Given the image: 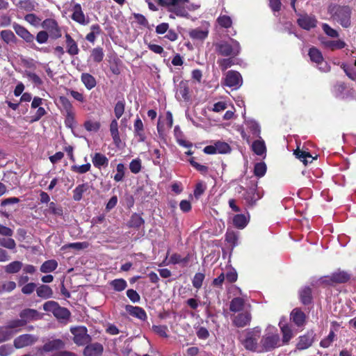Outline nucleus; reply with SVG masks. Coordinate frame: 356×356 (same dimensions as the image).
<instances>
[{
  "label": "nucleus",
  "mask_w": 356,
  "mask_h": 356,
  "mask_svg": "<svg viewBox=\"0 0 356 356\" xmlns=\"http://www.w3.org/2000/svg\"><path fill=\"white\" fill-rule=\"evenodd\" d=\"M24 19L30 24L37 26L40 24L41 19L37 17L35 14H27L24 17Z\"/></svg>",
  "instance_id": "obj_64"
},
{
  "label": "nucleus",
  "mask_w": 356,
  "mask_h": 356,
  "mask_svg": "<svg viewBox=\"0 0 356 356\" xmlns=\"http://www.w3.org/2000/svg\"><path fill=\"white\" fill-rule=\"evenodd\" d=\"M0 37L6 44L15 43L17 40L15 34L10 30L1 31Z\"/></svg>",
  "instance_id": "obj_40"
},
{
  "label": "nucleus",
  "mask_w": 356,
  "mask_h": 356,
  "mask_svg": "<svg viewBox=\"0 0 356 356\" xmlns=\"http://www.w3.org/2000/svg\"><path fill=\"white\" fill-rule=\"evenodd\" d=\"M341 67L343 70L346 75L351 79H356V59L355 61V67L348 65L345 63H341Z\"/></svg>",
  "instance_id": "obj_38"
},
{
  "label": "nucleus",
  "mask_w": 356,
  "mask_h": 356,
  "mask_svg": "<svg viewBox=\"0 0 356 356\" xmlns=\"http://www.w3.org/2000/svg\"><path fill=\"white\" fill-rule=\"evenodd\" d=\"M216 154H226L230 151L229 145L225 143L218 141L215 143Z\"/></svg>",
  "instance_id": "obj_53"
},
{
  "label": "nucleus",
  "mask_w": 356,
  "mask_h": 356,
  "mask_svg": "<svg viewBox=\"0 0 356 356\" xmlns=\"http://www.w3.org/2000/svg\"><path fill=\"white\" fill-rule=\"evenodd\" d=\"M243 197L248 205H254L257 200L261 199V195L257 191V184H254L243 195Z\"/></svg>",
  "instance_id": "obj_12"
},
{
  "label": "nucleus",
  "mask_w": 356,
  "mask_h": 356,
  "mask_svg": "<svg viewBox=\"0 0 356 356\" xmlns=\"http://www.w3.org/2000/svg\"><path fill=\"white\" fill-rule=\"evenodd\" d=\"M290 319L298 327L305 324L306 316L305 313H291Z\"/></svg>",
  "instance_id": "obj_44"
},
{
  "label": "nucleus",
  "mask_w": 356,
  "mask_h": 356,
  "mask_svg": "<svg viewBox=\"0 0 356 356\" xmlns=\"http://www.w3.org/2000/svg\"><path fill=\"white\" fill-rule=\"evenodd\" d=\"M282 346L280 334L276 328L268 326L260 340L261 352H270Z\"/></svg>",
  "instance_id": "obj_1"
},
{
  "label": "nucleus",
  "mask_w": 356,
  "mask_h": 356,
  "mask_svg": "<svg viewBox=\"0 0 356 356\" xmlns=\"http://www.w3.org/2000/svg\"><path fill=\"white\" fill-rule=\"evenodd\" d=\"M250 309V304L242 298H235L230 303L231 312H248Z\"/></svg>",
  "instance_id": "obj_14"
},
{
  "label": "nucleus",
  "mask_w": 356,
  "mask_h": 356,
  "mask_svg": "<svg viewBox=\"0 0 356 356\" xmlns=\"http://www.w3.org/2000/svg\"><path fill=\"white\" fill-rule=\"evenodd\" d=\"M216 51L224 56H236L241 51V46L238 41L232 39L231 43L221 42L216 44Z\"/></svg>",
  "instance_id": "obj_4"
},
{
  "label": "nucleus",
  "mask_w": 356,
  "mask_h": 356,
  "mask_svg": "<svg viewBox=\"0 0 356 356\" xmlns=\"http://www.w3.org/2000/svg\"><path fill=\"white\" fill-rule=\"evenodd\" d=\"M294 154L305 165H307V163H312L313 160L315 159L314 157H312V156L309 152L300 150L298 148L294 151Z\"/></svg>",
  "instance_id": "obj_26"
},
{
  "label": "nucleus",
  "mask_w": 356,
  "mask_h": 356,
  "mask_svg": "<svg viewBox=\"0 0 356 356\" xmlns=\"http://www.w3.org/2000/svg\"><path fill=\"white\" fill-rule=\"evenodd\" d=\"M13 27L18 36L22 38L26 42L31 43V47L32 48L36 50H42L44 52L47 51L45 49H40L35 46V44L33 43L35 39L34 35L31 34L26 28L17 23H14Z\"/></svg>",
  "instance_id": "obj_7"
},
{
  "label": "nucleus",
  "mask_w": 356,
  "mask_h": 356,
  "mask_svg": "<svg viewBox=\"0 0 356 356\" xmlns=\"http://www.w3.org/2000/svg\"><path fill=\"white\" fill-rule=\"evenodd\" d=\"M72 19L81 25H87L89 20L82 10L81 4L75 3L72 8Z\"/></svg>",
  "instance_id": "obj_10"
},
{
  "label": "nucleus",
  "mask_w": 356,
  "mask_h": 356,
  "mask_svg": "<svg viewBox=\"0 0 356 356\" xmlns=\"http://www.w3.org/2000/svg\"><path fill=\"white\" fill-rule=\"evenodd\" d=\"M252 149L254 152L259 156L263 155L266 152V145L264 140H257L252 145Z\"/></svg>",
  "instance_id": "obj_41"
},
{
  "label": "nucleus",
  "mask_w": 356,
  "mask_h": 356,
  "mask_svg": "<svg viewBox=\"0 0 356 356\" xmlns=\"http://www.w3.org/2000/svg\"><path fill=\"white\" fill-rule=\"evenodd\" d=\"M266 172V165L264 162L257 163L254 165V173L258 177L264 176Z\"/></svg>",
  "instance_id": "obj_52"
},
{
  "label": "nucleus",
  "mask_w": 356,
  "mask_h": 356,
  "mask_svg": "<svg viewBox=\"0 0 356 356\" xmlns=\"http://www.w3.org/2000/svg\"><path fill=\"white\" fill-rule=\"evenodd\" d=\"M110 131L114 143L119 145L121 142L118 131V123L117 120H113L110 124Z\"/></svg>",
  "instance_id": "obj_25"
},
{
  "label": "nucleus",
  "mask_w": 356,
  "mask_h": 356,
  "mask_svg": "<svg viewBox=\"0 0 356 356\" xmlns=\"http://www.w3.org/2000/svg\"><path fill=\"white\" fill-rule=\"evenodd\" d=\"M81 81L85 87L89 90L94 88L97 85L95 78L88 73H83L81 76Z\"/></svg>",
  "instance_id": "obj_24"
},
{
  "label": "nucleus",
  "mask_w": 356,
  "mask_h": 356,
  "mask_svg": "<svg viewBox=\"0 0 356 356\" xmlns=\"http://www.w3.org/2000/svg\"><path fill=\"white\" fill-rule=\"evenodd\" d=\"M91 165L88 163L81 165H72V170L79 174H83L88 172L90 170Z\"/></svg>",
  "instance_id": "obj_59"
},
{
  "label": "nucleus",
  "mask_w": 356,
  "mask_h": 356,
  "mask_svg": "<svg viewBox=\"0 0 356 356\" xmlns=\"http://www.w3.org/2000/svg\"><path fill=\"white\" fill-rule=\"evenodd\" d=\"M134 136L138 138V142H145L146 140V135L145 133L144 125L140 118L135 120L134 124Z\"/></svg>",
  "instance_id": "obj_18"
},
{
  "label": "nucleus",
  "mask_w": 356,
  "mask_h": 356,
  "mask_svg": "<svg viewBox=\"0 0 356 356\" xmlns=\"http://www.w3.org/2000/svg\"><path fill=\"white\" fill-rule=\"evenodd\" d=\"M243 83L242 76L239 72L230 70L226 74L224 85L233 89H238Z\"/></svg>",
  "instance_id": "obj_9"
},
{
  "label": "nucleus",
  "mask_w": 356,
  "mask_h": 356,
  "mask_svg": "<svg viewBox=\"0 0 356 356\" xmlns=\"http://www.w3.org/2000/svg\"><path fill=\"white\" fill-rule=\"evenodd\" d=\"M322 29L325 33L330 38H337L339 37L337 31L330 27L327 24H323Z\"/></svg>",
  "instance_id": "obj_61"
},
{
  "label": "nucleus",
  "mask_w": 356,
  "mask_h": 356,
  "mask_svg": "<svg viewBox=\"0 0 356 356\" xmlns=\"http://www.w3.org/2000/svg\"><path fill=\"white\" fill-rule=\"evenodd\" d=\"M251 318L250 313H234L232 320L235 326L243 327L250 323Z\"/></svg>",
  "instance_id": "obj_13"
},
{
  "label": "nucleus",
  "mask_w": 356,
  "mask_h": 356,
  "mask_svg": "<svg viewBox=\"0 0 356 356\" xmlns=\"http://www.w3.org/2000/svg\"><path fill=\"white\" fill-rule=\"evenodd\" d=\"M309 56L311 60L316 63L321 71L326 72L330 70V66L323 60L321 52L318 49L315 47L310 48L309 51Z\"/></svg>",
  "instance_id": "obj_8"
},
{
  "label": "nucleus",
  "mask_w": 356,
  "mask_h": 356,
  "mask_svg": "<svg viewBox=\"0 0 356 356\" xmlns=\"http://www.w3.org/2000/svg\"><path fill=\"white\" fill-rule=\"evenodd\" d=\"M23 264L19 261H15L5 266V271L7 273H17L22 268Z\"/></svg>",
  "instance_id": "obj_42"
},
{
  "label": "nucleus",
  "mask_w": 356,
  "mask_h": 356,
  "mask_svg": "<svg viewBox=\"0 0 356 356\" xmlns=\"http://www.w3.org/2000/svg\"><path fill=\"white\" fill-rule=\"evenodd\" d=\"M335 334L333 330H330L328 336L322 339L320 342V346L323 348H328L334 341Z\"/></svg>",
  "instance_id": "obj_57"
},
{
  "label": "nucleus",
  "mask_w": 356,
  "mask_h": 356,
  "mask_svg": "<svg viewBox=\"0 0 356 356\" xmlns=\"http://www.w3.org/2000/svg\"><path fill=\"white\" fill-rule=\"evenodd\" d=\"M17 330L13 331L10 330L7 325L0 327V343L8 341L10 339Z\"/></svg>",
  "instance_id": "obj_30"
},
{
  "label": "nucleus",
  "mask_w": 356,
  "mask_h": 356,
  "mask_svg": "<svg viewBox=\"0 0 356 356\" xmlns=\"http://www.w3.org/2000/svg\"><path fill=\"white\" fill-rule=\"evenodd\" d=\"M58 264L55 260H48L42 264L40 267V271L42 273H49L54 271L57 268Z\"/></svg>",
  "instance_id": "obj_47"
},
{
  "label": "nucleus",
  "mask_w": 356,
  "mask_h": 356,
  "mask_svg": "<svg viewBox=\"0 0 356 356\" xmlns=\"http://www.w3.org/2000/svg\"><path fill=\"white\" fill-rule=\"evenodd\" d=\"M313 343V339L308 335H304L299 337V341L296 345V348L299 350L309 348Z\"/></svg>",
  "instance_id": "obj_27"
},
{
  "label": "nucleus",
  "mask_w": 356,
  "mask_h": 356,
  "mask_svg": "<svg viewBox=\"0 0 356 356\" xmlns=\"http://www.w3.org/2000/svg\"><path fill=\"white\" fill-rule=\"evenodd\" d=\"M43 309L45 312H68L65 308H61L57 302L49 300L43 305Z\"/></svg>",
  "instance_id": "obj_31"
},
{
  "label": "nucleus",
  "mask_w": 356,
  "mask_h": 356,
  "mask_svg": "<svg viewBox=\"0 0 356 356\" xmlns=\"http://www.w3.org/2000/svg\"><path fill=\"white\" fill-rule=\"evenodd\" d=\"M67 52L70 56H76L79 52V49L76 42L70 36V34L66 33L65 35Z\"/></svg>",
  "instance_id": "obj_21"
},
{
  "label": "nucleus",
  "mask_w": 356,
  "mask_h": 356,
  "mask_svg": "<svg viewBox=\"0 0 356 356\" xmlns=\"http://www.w3.org/2000/svg\"><path fill=\"white\" fill-rule=\"evenodd\" d=\"M34 341V337L31 334H22L14 340V346L16 348H22L33 344Z\"/></svg>",
  "instance_id": "obj_19"
},
{
  "label": "nucleus",
  "mask_w": 356,
  "mask_h": 356,
  "mask_svg": "<svg viewBox=\"0 0 356 356\" xmlns=\"http://www.w3.org/2000/svg\"><path fill=\"white\" fill-rule=\"evenodd\" d=\"M57 25V22L55 19L51 18L44 19L41 24L42 27L48 30L49 31L54 29Z\"/></svg>",
  "instance_id": "obj_62"
},
{
  "label": "nucleus",
  "mask_w": 356,
  "mask_h": 356,
  "mask_svg": "<svg viewBox=\"0 0 356 356\" xmlns=\"http://www.w3.org/2000/svg\"><path fill=\"white\" fill-rule=\"evenodd\" d=\"M117 173L114 176V180L117 182L122 181L124 177L125 167L122 163H118L116 167Z\"/></svg>",
  "instance_id": "obj_56"
},
{
  "label": "nucleus",
  "mask_w": 356,
  "mask_h": 356,
  "mask_svg": "<svg viewBox=\"0 0 356 356\" xmlns=\"http://www.w3.org/2000/svg\"><path fill=\"white\" fill-rule=\"evenodd\" d=\"M37 295L42 298H49L52 296L53 291L47 285H41L36 289Z\"/></svg>",
  "instance_id": "obj_36"
},
{
  "label": "nucleus",
  "mask_w": 356,
  "mask_h": 356,
  "mask_svg": "<svg viewBox=\"0 0 356 356\" xmlns=\"http://www.w3.org/2000/svg\"><path fill=\"white\" fill-rule=\"evenodd\" d=\"M100 123L97 121L87 120L84 123L85 129L88 131H97L100 128Z\"/></svg>",
  "instance_id": "obj_54"
},
{
  "label": "nucleus",
  "mask_w": 356,
  "mask_h": 356,
  "mask_svg": "<svg viewBox=\"0 0 356 356\" xmlns=\"http://www.w3.org/2000/svg\"><path fill=\"white\" fill-rule=\"evenodd\" d=\"M92 162L95 167L101 169L106 168L108 165V158L103 154L96 152L92 155Z\"/></svg>",
  "instance_id": "obj_22"
},
{
  "label": "nucleus",
  "mask_w": 356,
  "mask_h": 356,
  "mask_svg": "<svg viewBox=\"0 0 356 356\" xmlns=\"http://www.w3.org/2000/svg\"><path fill=\"white\" fill-rule=\"evenodd\" d=\"M159 4L169 8L177 5H184L188 0H158Z\"/></svg>",
  "instance_id": "obj_50"
},
{
  "label": "nucleus",
  "mask_w": 356,
  "mask_h": 356,
  "mask_svg": "<svg viewBox=\"0 0 356 356\" xmlns=\"http://www.w3.org/2000/svg\"><path fill=\"white\" fill-rule=\"evenodd\" d=\"M59 102L62 107V111L64 112L65 114L74 112L73 106L67 97H60Z\"/></svg>",
  "instance_id": "obj_43"
},
{
  "label": "nucleus",
  "mask_w": 356,
  "mask_h": 356,
  "mask_svg": "<svg viewBox=\"0 0 356 356\" xmlns=\"http://www.w3.org/2000/svg\"><path fill=\"white\" fill-rule=\"evenodd\" d=\"M260 334L261 330L259 327H254L241 336L240 341L246 350L252 352H261L260 343H258Z\"/></svg>",
  "instance_id": "obj_3"
},
{
  "label": "nucleus",
  "mask_w": 356,
  "mask_h": 356,
  "mask_svg": "<svg viewBox=\"0 0 356 356\" xmlns=\"http://www.w3.org/2000/svg\"><path fill=\"white\" fill-rule=\"evenodd\" d=\"M350 279V275L343 270H337L329 276H325L320 279L322 284L327 285H334L335 284H341L348 282Z\"/></svg>",
  "instance_id": "obj_5"
},
{
  "label": "nucleus",
  "mask_w": 356,
  "mask_h": 356,
  "mask_svg": "<svg viewBox=\"0 0 356 356\" xmlns=\"http://www.w3.org/2000/svg\"><path fill=\"white\" fill-rule=\"evenodd\" d=\"M328 13L334 20L339 23L343 27L348 28L351 25V8L346 6L331 5L328 8Z\"/></svg>",
  "instance_id": "obj_2"
},
{
  "label": "nucleus",
  "mask_w": 356,
  "mask_h": 356,
  "mask_svg": "<svg viewBox=\"0 0 356 356\" xmlns=\"http://www.w3.org/2000/svg\"><path fill=\"white\" fill-rule=\"evenodd\" d=\"M144 223L143 219L138 214H134L129 221V226L139 227Z\"/></svg>",
  "instance_id": "obj_60"
},
{
  "label": "nucleus",
  "mask_w": 356,
  "mask_h": 356,
  "mask_svg": "<svg viewBox=\"0 0 356 356\" xmlns=\"http://www.w3.org/2000/svg\"><path fill=\"white\" fill-rule=\"evenodd\" d=\"M208 31L201 29H195L190 31L189 35L193 39L204 40L208 36Z\"/></svg>",
  "instance_id": "obj_39"
},
{
  "label": "nucleus",
  "mask_w": 356,
  "mask_h": 356,
  "mask_svg": "<svg viewBox=\"0 0 356 356\" xmlns=\"http://www.w3.org/2000/svg\"><path fill=\"white\" fill-rule=\"evenodd\" d=\"M189 88L187 81H181L177 86L176 97L178 99L188 100L189 99Z\"/></svg>",
  "instance_id": "obj_20"
},
{
  "label": "nucleus",
  "mask_w": 356,
  "mask_h": 356,
  "mask_svg": "<svg viewBox=\"0 0 356 356\" xmlns=\"http://www.w3.org/2000/svg\"><path fill=\"white\" fill-rule=\"evenodd\" d=\"M110 285L116 291H122L127 286V282L124 279L113 280L110 282Z\"/></svg>",
  "instance_id": "obj_46"
},
{
  "label": "nucleus",
  "mask_w": 356,
  "mask_h": 356,
  "mask_svg": "<svg viewBox=\"0 0 356 356\" xmlns=\"http://www.w3.org/2000/svg\"><path fill=\"white\" fill-rule=\"evenodd\" d=\"M233 224L239 229L244 228L248 224V219L243 214H236L233 218Z\"/></svg>",
  "instance_id": "obj_37"
},
{
  "label": "nucleus",
  "mask_w": 356,
  "mask_h": 356,
  "mask_svg": "<svg viewBox=\"0 0 356 356\" xmlns=\"http://www.w3.org/2000/svg\"><path fill=\"white\" fill-rule=\"evenodd\" d=\"M65 348V343L61 339H54L45 343L42 347L44 352H51Z\"/></svg>",
  "instance_id": "obj_23"
},
{
  "label": "nucleus",
  "mask_w": 356,
  "mask_h": 356,
  "mask_svg": "<svg viewBox=\"0 0 356 356\" xmlns=\"http://www.w3.org/2000/svg\"><path fill=\"white\" fill-rule=\"evenodd\" d=\"M30 313H21V318L10 321L8 323L7 326L10 329L13 330L22 326H24L26 323V321L24 319L27 316V314Z\"/></svg>",
  "instance_id": "obj_32"
},
{
  "label": "nucleus",
  "mask_w": 356,
  "mask_h": 356,
  "mask_svg": "<svg viewBox=\"0 0 356 356\" xmlns=\"http://www.w3.org/2000/svg\"><path fill=\"white\" fill-rule=\"evenodd\" d=\"M279 326L282 334L281 343L282 346L287 345L293 337L292 330L291 327H289L286 323H284L282 320L280 321Z\"/></svg>",
  "instance_id": "obj_15"
},
{
  "label": "nucleus",
  "mask_w": 356,
  "mask_h": 356,
  "mask_svg": "<svg viewBox=\"0 0 356 356\" xmlns=\"http://www.w3.org/2000/svg\"><path fill=\"white\" fill-rule=\"evenodd\" d=\"M217 23L223 28H229L232 26V20L229 16L220 15L216 20Z\"/></svg>",
  "instance_id": "obj_49"
},
{
  "label": "nucleus",
  "mask_w": 356,
  "mask_h": 356,
  "mask_svg": "<svg viewBox=\"0 0 356 356\" xmlns=\"http://www.w3.org/2000/svg\"><path fill=\"white\" fill-rule=\"evenodd\" d=\"M323 43L326 47L330 49L332 51L343 49L346 46V42L341 40H327L324 42Z\"/></svg>",
  "instance_id": "obj_34"
},
{
  "label": "nucleus",
  "mask_w": 356,
  "mask_h": 356,
  "mask_svg": "<svg viewBox=\"0 0 356 356\" xmlns=\"http://www.w3.org/2000/svg\"><path fill=\"white\" fill-rule=\"evenodd\" d=\"M0 245L8 249H15L16 247V243L14 239L11 238H0Z\"/></svg>",
  "instance_id": "obj_58"
},
{
  "label": "nucleus",
  "mask_w": 356,
  "mask_h": 356,
  "mask_svg": "<svg viewBox=\"0 0 356 356\" xmlns=\"http://www.w3.org/2000/svg\"><path fill=\"white\" fill-rule=\"evenodd\" d=\"M207 186L202 181L198 182L194 190V196L196 199H198L205 191Z\"/></svg>",
  "instance_id": "obj_63"
},
{
  "label": "nucleus",
  "mask_w": 356,
  "mask_h": 356,
  "mask_svg": "<svg viewBox=\"0 0 356 356\" xmlns=\"http://www.w3.org/2000/svg\"><path fill=\"white\" fill-rule=\"evenodd\" d=\"M297 22L302 29L309 31L316 26L317 20L314 16L305 14L300 15Z\"/></svg>",
  "instance_id": "obj_11"
},
{
  "label": "nucleus",
  "mask_w": 356,
  "mask_h": 356,
  "mask_svg": "<svg viewBox=\"0 0 356 356\" xmlns=\"http://www.w3.org/2000/svg\"><path fill=\"white\" fill-rule=\"evenodd\" d=\"M104 350L103 346L99 343L87 345L83 350L84 356H100Z\"/></svg>",
  "instance_id": "obj_17"
},
{
  "label": "nucleus",
  "mask_w": 356,
  "mask_h": 356,
  "mask_svg": "<svg viewBox=\"0 0 356 356\" xmlns=\"http://www.w3.org/2000/svg\"><path fill=\"white\" fill-rule=\"evenodd\" d=\"M334 90L336 96L341 99H346L348 95L353 98L356 97L355 91L353 89H346V85L343 83H337L334 86Z\"/></svg>",
  "instance_id": "obj_16"
},
{
  "label": "nucleus",
  "mask_w": 356,
  "mask_h": 356,
  "mask_svg": "<svg viewBox=\"0 0 356 356\" xmlns=\"http://www.w3.org/2000/svg\"><path fill=\"white\" fill-rule=\"evenodd\" d=\"M70 331L74 335L73 341L77 346H84L91 340L87 328L84 326L72 327Z\"/></svg>",
  "instance_id": "obj_6"
},
{
  "label": "nucleus",
  "mask_w": 356,
  "mask_h": 356,
  "mask_svg": "<svg viewBox=\"0 0 356 356\" xmlns=\"http://www.w3.org/2000/svg\"><path fill=\"white\" fill-rule=\"evenodd\" d=\"M169 11L175 13L177 16L181 17H188V13L183 5H177L171 8H169Z\"/></svg>",
  "instance_id": "obj_48"
},
{
  "label": "nucleus",
  "mask_w": 356,
  "mask_h": 356,
  "mask_svg": "<svg viewBox=\"0 0 356 356\" xmlns=\"http://www.w3.org/2000/svg\"><path fill=\"white\" fill-rule=\"evenodd\" d=\"M300 298L301 302L305 304H309L312 300V289L308 286H305L300 290Z\"/></svg>",
  "instance_id": "obj_33"
},
{
  "label": "nucleus",
  "mask_w": 356,
  "mask_h": 356,
  "mask_svg": "<svg viewBox=\"0 0 356 356\" xmlns=\"http://www.w3.org/2000/svg\"><path fill=\"white\" fill-rule=\"evenodd\" d=\"M191 256L188 254L186 257H182L180 254L175 253L170 257L169 263L172 264H181L183 266H186L190 261Z\"/></svg>",
  "instance_id": "obj_29"
},
{
  "label": "nucleus",
  "mask_w": 356,
  "mask_h": 356,
  "mask_svg": "<svg viewBox=\"0 0 356 356\" xmlns=\"http://www.w3.org/2000/svg\"><path fill=\"white\" fill-rule=\"evenodd\" d=\"M248 129L250 130L251 133L255 136L257 137L260 134V127L259 124L254 120H248L246 122Z\"/></svg>",
  "instance_id": "obj_51"
},
{
  "label": "nucleus",
  "mask_w": 356,
  "mask_h": 356,
  "mask_svg": "<svg viewBox=\"0 0 356 356\" xmlns=\"http://www.w3.org/2000/svg\"><path fill=\"white\" fill-rule=\"evenodd\" d=\"M88 189L87 184H82L77 186L73 191V199L75 201L81 200L83 194Z\"/></svg>",
  "instance_id": "obj_35"
},
{
  "label": "nucleus",
  "mask_w": 356,
  "mask_h": 356,
  "mask_svg": "<svg viewBox=\"0 0 356 356\" xmlns=\"http://www.w3.org/2000/svg\"><path fill=\"white\" fill-rule=\"evenodd\" d=\"M90 57L92 60L96 63H100L103 60L104 53L102 47L94 48L91 51Z\"/></svg>",
  "instance_id": "obj_45"
},
{
  "label": "nucleus",
  "mask_w": 356,
  "mask_h": 356,
  "mask_svg": "<svg viewBox=\"0 0 356 356\" xmlns=\"http://www.w3.org/2000/svg\"><path fill=\"white\" fill-rule=\"evenodd\" d=\"M125 103L124 101H118L114 108L115 115L120 119L124 112Z\"/></svg>",
  "instance_id": "obj_55"
},
{
  "label": "nucleus",
  "mask_w": 356,
  "mask_h": 356,
  "mask_svg": "<svg viewBox=\"0 0 356 356\" xmlns=\"http://www.w3.org/2000/svg\"><path fill=\"white\" fill-rule=\"evenodd\" d=\"M16 5L21 10L31 12L35 9L37 3L33 0H20Z\"/></svg>",
  "instance_id": "obj_28"
}]
</instances>
